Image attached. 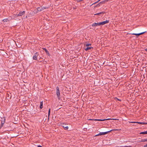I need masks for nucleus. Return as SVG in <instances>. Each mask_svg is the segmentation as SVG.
<instances>
[{
    "instance_id": "obj_21",
    "label": "nucleus",
    "mask_w": 147,
    "mask_h": 147,
    "mask_svg": "<svg viewBox=\"0 0 147 147\" xmlns=\"http://www.w3.org/2000/svg\"><path fill=\"white\" fill-rule=\"evenodd\" d=\"M43 105H40V109H42V108Z\"/></svg>"
},
{
    "instance_id": "obj_29",
    "label": "nucleus",
    "mask_w": 147,
    "mask_h": 147,
    "mask_svg": "<svg viewBox=\"0 0 147 147\" xmlns=\"http://www.w3.org/2000/svg\"><path fill=\"white\" fill-rule=\"evenodd\" d=\"M94 120H95V121H98V120H99V119H94Z\"/></svg>"
},
{
    "instance_id": "obj_31",
    "label": "nucleus",
    "mask_w": 147,
    "mask_h": 147,
    "mask_svg": "<svg viewBox=\"0 0 147 147\" xmlns=\"http://www.w3.org/2000/svg\"><path fill=\"white\" fill-rule=\"evenodd\" d=\"M144 124H147V123H145V122Z\"/></svg>"
},
{
    "instance_id": "obj_2",
    "label": "nucleus",
    "mask_w": 147,
    "mask_h": 147,
    "mask_svg": "<svg viewBox=\"0 0 147 147\" xmlns=\"http://www.w3.org/2000/svg\"><path fill=\"white\" fill-rule=\"evenodd\" d=\"M56 94L57 96V98L59 99L60 98V90L58 86H57L56 87Z\"/></svg>"
},
{
    "instance_id": "obj_9",
    "label": "nucleus",
    "mask_w": 147,
    "mask_h": 147,
    "mask_svg": "<svg viewBox=\"0 0 147 147\" xmlns=\"http://www.w3.org/2000/svg\"><path fill=\"white\" fill-rule=\"evenodd\" d=\"M43 50H44L45 51L46 53L49 56H50V54L49 53L48 51L45 48H44L43 49Z\"/></svg>"
},
{
    "instance_id": "obj_4",
    "label": "nucleus",
    "mask_w": 147,
    "mask_h": 147,
    "mask_svg": "<svg viewBox=\"0 0 147 147\" xmlns=\"http://www.w3.org/2000/svg\"><path fill=\"white\" fill-rule=\"evenodd\" d=\"M38 52L36 53L33 57V59L34 60H36L37 59V57L38 56Z\"/></svg>"
},
{
    "instance_id": "obj_15",
    "label": "nucleus",
    "mask_w": 147,
    "mask_h": 147,
    "mask_svg": "<svg viewBox=\"0 0 147 147\" xmlns=\"http://www.w3.org/2000/svg\"><path fill=\"white\" fill-rule=\"evenodd\" d=\"M8 20L7 19H4L3 20V21L4 22H7Z\"/></svg>"
},
{
    "instance_id": "obj_24",
    "label": "nucleus",
    "mask_w": 147,
    "mask_h": 147,
    "mask_svg": "<svg viewBox=\"0 0 147 147\" xmlns=\"http://www.w3.org/2000/svg\"><path fill=\"white\" fill-rule=\"evenodd\" d=\"M123 147H132L131 146H123Z\"/></svg>"
},
{
    "instance_id": "obj_20",
    "label": "nucleus",
    "mask_w": 147,
    "mask_h": 147,
    "mask_svg": "<svg viewBox=\"0 0 147 147\" xmlns=\"http://www.w3.org/2000/svg\"><path fill=\"white\" fill-rule=\"evenodd\" d=\"M101 0H98V1H97V2L94 3H93L92 4H95L98 2L99 1H100Z\"/></svg>"
},
{
    "instance_id": "obj_33",
    "label": "nucleus",
    "mask_w": 147,
    "mask_h": 147,
    "mask_svg": "<svg viewBox=\"0 0 147 147\" xmlns=\"http://www.w3.org/2000/svg\"><path fill=\"white\" fill-rule=\"evenodd\" d=\"M145 51H147V49H145Z\"/></svg>"
},
{
    "instance_id": "obj_11",
    "label": "nucleus",
    "mask_w": 147,
    "mask_h": 147,
    "mask_svg": "<svg viewBox=\"0 0 147 147\" xmlns=\"http://www.w3.org/2000/svg\"><path fill=\"white\" fill-rule=\"evenodd\" d=\"M146 141H147V139H142L141 140V141H140V142H146Z\"/></svg>"
},
{
    "instance_id": "obj_26",
    "label": "nucleus",
    "mask_w": 147,
    "mask_h": 147,
    "mask_svg": "<svg viewBox=\"0 0 147 147\" xmlns=\"http://www.w3.org/2000/svg\"><path fill=\"white\" fill-rule=\"evenodd\" d=\"M144 147H147V144L144 145Z\"/></svg>"
},
{
    "instance_id": "obj_1",
    "label": "nucleus",
    "mask_w": 147,
    "mask_h": 147,
    "mask_svg": "<svg viewBox=\"0 0 147 147\" xmlns=\"http://www.w3.org/2000/svg\"><path fill=\"white\" fill-rule=\"evenodd\" d=\"M115 130V129H112L111 130H110V131H106V132H100L98 134H97L95 136H99L105 135V134L108 133H109L111 131H114Z\"/></svg>"
},
{
    "instance_id": "obj_13",
    "label": "nucleus",
    "mask_w": 147,
    "mask_h": 147,
    "mask_svg": "<svg viewBox=\"0 0 147 147\" xmlns=\"http://www.w3.org/2000/svg\"><path fill=\"white\" fill-rule=\"evenodd\" d=\"M109 0H105V1H103L101 2H100L99 3H105L106 2H107Z\"/></svg>"
},
{
    "instance_id": "obj_17",
    "label": "nucleus",
    "mask_w": 147,
    "mask_h": 147,
    "mask_svg": "<svg viewBox=\"0 0 147 147\" xmlns=\"http://www.w3.org/2000/svg\"><path fill=\"white\" fill-rule=\"evenodd\" d=\"M103 13L102 12H100L99 13H96V14H94V15H99L100 14H101L102 13Z\"/></svg>"
},
{
    "instance_id": "obj_22",
    "label": "nucleus",
    "mask_w": 147,
    "mask_h": 147,
    "mask_svg": "<svg viewBox=\"0 0 147 147\" xmlns=\"http://www.w3.org/2000/svg\"><path fill=\"white\" fill-rule=\"evenodd\" d=\"M136 123H138V124H141V122H136Z\"/></svg>"
},
{
    "instance_id": "obj_10",
    "label": "nucleus",
    "mask_w": 147,
    "mask_h": 147,
    "mask_svg": "<svg viewBox=\"0 0 147 147\" xmlns=\"http://www.w3.org/2000/svg\"><path fill=\"white\" fill-rule=\"evenodd\" d=\"M63 127L65 130H67L68 128V126H66L65 125L64 126H63Z\"/></svg>"
},
{
    "instance_id": "obj_5",
    "label": "nucleus",
    "mask_w": 147,
    "mask_h": 147,
    "mask_svg": "<svg viewBox=\"0 0 147 147\" xmlns=\"http://www.w3.org/2000/svg\"><path fill=\"white\" fill-rule=\"evenodd\" d=\"M109 22V20H106L105 21H103V22H100V25H104L105 24H107Z\"/></svg>"
},
{
    "instance_id": "obj_6",
    "label": "nucleus",
    "mask_w": 147,
    "mask_h": 147,
    "mask_svg": "<svg viewBox=\"0 0 147 147\" xmlns=\"http://www.w3.org/2000/svg\"><path fill=\"white\" fill-rule=\"evenodd\" d=\"M25 13V11H21L18 14L16 15L17 16H21L23 15Z\"/></svg>"
},
{
    "instance_id": "obj_34",
    "label": "nucleus",
    "mask_w": 147,
    "mask_h": 147,
    "mask_svg": "<svg viewBox=\"0 0 147 147\" xmlns=\"http://www.w3.org/2000/svg\"><path fill=\"white\" fill-rule=\"evenodd\" d=\"M89 45H86V46H88Z\"/></svg>"
},
{
    "instance_id": "obj_32",
    "label": "nucleus",
    "mask_w": 147,
    "mask_h": 147,
    "mask_svg": "<svg viewBox=\"0 0 147 147\" xmlns=\"http://www.w3.org/2000/svg\"><path fill=\"white\" fill-rule=\"evenodd\" d=\"M41 147L40 146H37V147Z\"/></svg>"
},
{
    "instance_id": "obj_28",
    "label": "nucleus",
    "mask_w": 147,
    "mask_h": 147,
    "mask_svg": "<svg viewBox=\"0 0 147 147\" xmlns=\"http://www.w3.org/2000/svg\"><path fill=\"white\" fill-rule=\"evenodd\" d=\"M142 123L141 124H144L145 122H141Z\"/></svg>"
},
{
    "instance_id": "obj_27",
    "label": "nucleus",
    "mask_w": 147,
    "mask_h": 147,
    "mask_svg": "<svg viewBox=\"0 0 147 147\" xmlns=\"http://www.w3.org/2000/svg\"><path fill=\"white\" fill-rule=\"evenodd\" d=\"M105 119V120H110V119Z\"/></svg>"
},
{
    "instance_id": "obj_7",
    "label": "nucleus",
    "mask_w": 147,
    "mask_h": 147,
    "mask_svg": "<svg viewBox=\"0 0 147 147\" xmlns=\"http://www.w3.org/2000/svg\"><path fill=\"white\" fill-rule=\"evenodd\" d=\"M100 23L99 22L98 23H94L92 24V26L93 27H95L98 26H100Z\"/></svg>"
},
{
    "instance_id": "obj_25",
    "label": "nucleus",
    "mask_w": 147,
    "mask_h": 147,
    "mask_svg": "<svg viewBox=\"0 0 147 147\" xmlns=\"http://www.w3.org/2000/svg\"><path fill=\"white\" fill-rule=\"evenodd\" d=\"M131 123H136V122L131 121L130 122Z\"/></svg>"
},
{
    "instance_id": "obj_19",
    "label": "nucleus",
    "mask_w": 147,
    "mask_h": 147,
    "mask_svg": "<svg viewBox=\"0 0 147 147\" xmlns=\"http://www.w3.org/2000/svg\"><path fill=\"white\" fill-rule=\"evenodd\" d=\"M115 100H119V101H121V100H120V99H118V98H115Z\"/></svg>"
},
{
    "instance_id": "obj_30",
    "label": "nucleus",
    "mask_w": 147,
    "mask_h": 147,
    "mask_svg": "<svg viewBox=\"0 0 147 147\" xmlns=\"http://www.w3.org/2000/svg\"><path fill=\"white\" fill-rule=\"evenodd\" d=\"M113 119V120H117L116 119Z\"/></svg>"
},
{
    "instance_id": "obj_18",
    "label": "nucleus",
    "mask_w": 147,
    "mask_h": 147,
    "mask_svg": "<svg viewBox=\"0 0 147 147\" xmlns=\"http://www.w3.org/2000/svg\"><path fill=\"white\" fill-rule=\"evenodd\" d=\"M98 121H103L105 120V119H99Z\"/></svg>"
},
{
    "instance_id": "obj_3",
    "label": "nucleus",
    "mask_w": 147,
    "mask_h": 147,
    "mask_svg": "<svg viewBox=\"0 0 147 147\" xmlns=\"http://www.w3.org/2000/svg\"><path fill=\"white\" fill-rule=\"evenodd\" d=\"M47 8H48L47 7H38L37 10L38 11H40L44 10L45 9H46Z\"/></svg>"
},
{
    "instance_id": "obj_16",
    "label": "nucleus",
    "mask_w": 147,
    "mask_h": 147,
    "mask_svg": "<svg viewBox=\"0 0 147 147\" xmlns=\"http://www.w3.org/2000/svg\"><path fill=\"white\" fill-rule=\"evenodd\" d=\"M50 111H51L50 109H49V112H48V115L49 117L50 115Z\"/></svg>"
},
{
    "instance_id": "obj_8",
    "label": "nucleus",
    "mask_w": 147,
    "mask_h": 147,
    "mask_svg": "<svg viewBox=\"0 0 147 147\" xmlns=\"http://www.w3.org/2000/svg\"><path fill=\"white\" fill-rule=\"evenodd\" d=\"M146 32V31L145 32H141V33H132V35H141V34H144V33H145Z\"/></svg>"
},
{
    "instance_id": "obj_23",
    "label": "nucleus",
    "mask_w": 147,
    "mask_h": 147,
    "mask_svg": "<svg viewBox=\"0 0 147 147\" xmlns=\"http://www.w3.org/2000/svg\"><path fill=\"white\" fill-rule=\"evenodd\" d=\"M40 105H43V102L42 101L40 102Z\"/></svg>"
},
{
    "instance_id": "obj_14",
    "label": "nucleus",
    "mask_w": 147,
    "mask_h": 147,
    "mask_svg": "<svg viewBox=\"0 0 147 147\" xmlns=\"http://www.w3.org/2000/svg\"><path fill=\"white\" fill-rule=\"evenodd\" d=\"M140 134H147V131L142 132Z\"/></svg>"
},
{
    "instance_id": "obj_12",
    "label": "nucleus",
    "mask_w": 147,
    "mask_h": 147,
    "mask_svg": "<svg viewBox=\"0 0 147 147\" xmlns=\"http://www.w3.org/2000/svg\"><path fill=\"white\" fill-rule=\"evenodd\" d=\"M91 48V47H90L88 46L86 47V48L85 49V50L86 51H88V50L89 49Z\"/></svg>"
}]
</instances>
